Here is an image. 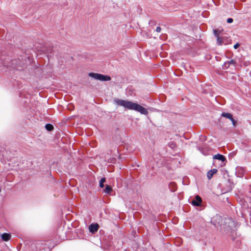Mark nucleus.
Returning <instances> with one entry per match:
<instances>
[{
	"label": "nucleus",
	"mask_w": 251,
	"mask_h": 251,
	"mask_svg": "<svg viewBox=\"0 0 251 251\" xmlns=\"http://www.w3.org/2000/svg\"><path fill=\"white\" fill-rule=\"evenodd\" d=\"M51 50H52V49H51L50 50H46V49H44V48H43V50H42V51H46L47 53H51Z\"/></svg>",
	"instance_id": "6ab92c4d"
},
{
	"label": "nucleus",
	"mask_w": 251,
	"mask_h": 251,
	"mask_svg": "<svg viewBox=\"0 0 251 251\" xmlns=\"http://www.w3.org/2000/svg\"><path fill=\"white\" fill-rule=\"evenodd\" d=\"M104 186V183H101L100 182V187L101 188H103Z\"/></svg>",
	"instance_id": "5701e85b"
},
{
	"label": "nucleus",
	"mask_w": 251,
	"mask_h": 251,
	"mask_svg": "<svg viewBox=\"0 0 251 251\" xmlns=\"http://www.w3.org/2000/svg\"><path fill=\"white\" fill-rule=\"evenodd\" d=\"M232 123V125L234 126H235L237 124L236 121L232 118L230 120Z\"/></svg>",
	"instance_id": "a211bd4d"
},
{
	"label": "nucleus",
	"mask_w": 251,
	"mask_h": 251,
	"mask_svg": "<svg viewBox=\"0 0 251 251\" xmlns=\"http://www.w3.org/2000/svg\"><path fill=\"white\" fill-rule=\"evenodd\" d=\"M149 169H151V171H153L152 173H151V175H153V174L156 173V169H155L154 165L151 164V162L149 164Z\"/></svg>",
	"instance_id": "ddd939ff"
},
{
	"label": "nucleus",
	"mask_w": 251,
	"mask_h": 251,
	"mask_svg": "<svg viewBox=\"0 0 251 251\" xmlns=\"http://www.w3.org/2000/svg\"><path fill=\"white\" fill-rule=\"evenodd\" d=\"M161 31V28L158 26V32H159Z\"/></svg>",
	"instance_id": "b1692460"
},
{
	"label": "nucleus",
	"mask_w": 251,
	"mask_h": 251,
	"mask_svg": "<svg viewBox=\"0 0 251 251\" xmlns=\"http://www.w3.org/2000/svg\"><path fill=\"white\" fill-rule=\"evenodd\" d=\"M239 46H240V44L236 43V44L234 45V48L235 49H237Z\"/></svg>",
	"instance_id": "4be33fe9"
},
{
	"label": "nucleus",
	"mask_w": 251,
	"mask_h": 251,
	"mask_svg": "<svg viewBox=\"0 0 251 251\" xmlns=\"http://www.w3.org/2000/svg\"><path fill=\"white\" fill-rule=\"evenodd\" d=\"M217 44L219 46H222V45H227L229 44L228 40L226 39L225 37H220L219 41L217 40Z\"/></svg>",
	"instance_id": "39448f33"
},
{
	"label": "nucleus",
	"mask_w": 251,
	"mask_h": 251,
	"mask_svg": "<svg viewBox=\"0 0 251 251\" xmlns=\"http://www.w3.org/2000/svg\"><path fill=\"white\" fill-rule=\"evenodd\" d=\"M114 101L117 104L123 106L126 109L135 110L144 115H147L148 113V111L145 108L131 101L116 99Z\"/></svg>",
	"instance_id": "f257e3e1"
},
{
	"label": "nucleus",
	"mask_w": 251,
	"mask_h": 251,
	"mask_svg": "<svg viewBox=\"0 0 251 251\" xmlns=\"http://www.w3.org/2000/svg\"><path fill=\"white\" fill-rule=\"evenodd\" d=\"M213 158L214 159H217V160H221L223 162L225 161L226 160L225 157L224 155L220 154H217L214 155L213 157Z\"/></svg>",
	"instance_id": "0eeeda50"
},
{
	"label": "nucleus",
	"mask_w": 251,
	"mask_h": 251,
	"mask_svg": "<svg viewBox=\"0 0 251 251\" xmlns=\"http://www.w3.org/2000/svg\"><path fill=\"white\" fill-rule=\"evenodd\" d=\"M169 188L171 191L175 192L176 190V184L174 182H171L169 184Z\"/></svg>",
	"instance_id": "f8f14e48"
},
{
	"label": "nucleus",
	"mask_w": 251,
	"mask_h": 251,
	"mask_svg": "<svg viewBox=\"0 0 251 251\" xmlns=\"http://www.w3.org/2000/svg\"><path fill=\"white\" fill-rule=\"evenodd\" d=\"M217 172V170L214 169L209 171L207 174V176L209 179H211L213 176V175L216 174Z\"/></svg>",
	"instance_id": "6e6552de"
},
{
	"label": "nucleus",
	"mask_w": 251,
	"mask_h": 251,
	"mask_svg": "<svg viewBox=\"0 0 251 251\" xmlns=\"http://www.w3.org/2000/svg\"><path fill=\"white\" fill-rule=\"evenodd\" d=\"M88 76L92 77L95 79L102 81H109L111 79L110 76L108 75L95 73H89L88 74Z\"/></svg>",
	"instance_id": "f03ea898"
},
{
	"label": "nucleus",
	"mask_w": 251,
	"mask_h": 251,
	"mask_svg": "<svg viewBox=\"0 0 251 251\" xmlns=\"http://www.w3.org/2000/svg\"><path fill=\"white\" fill-rule=\"evenodd\" d=\"M233 19H232V18H228V19H227V22L228 23H232V22H233Z\"/></svg>",
	"instance_id": "412c9836"
},
{
	"label": "nucleus",
	"mask_w": 251,
	"mask_h": 251,
	"mask_svg": "<svg viewBox=\"0 0 251 251\" xmlns=\"http://www.w3.org/2000/svg\"><path fill=\"white\" fill-rule=\"evenodd\" d=\"M236 65V62L235 60L232 59L229 61H226L224 65H223V68L224 69H228L230 65H233L234 67H235Z\"/></svg>",
	"instance_id": "7ed1b4c3"
},
{
	"label": "nucleus",
	"mask_w": 251,
	"mask_h": 251,
	"mask_svg": "<svg viewBox=\"0 0 251 251\" xmlns=\"http://www.w3.org/2000/svg\"><path fill=\"white\" fill-rule=\"evenodd\" d=\"M99 225L97 224H92L89 226V230L93 234L95 233L98 230Z\"/></svg>",
	"instance_id": "20e7f679"
},
{
	"label": "nucleus",
	"mask_w": 251,
	"mask_h": 251,
	"mask_svg": "<svg viewBox=\"0 0 251 251\" xmlns=\"http://www.w3.org/2000/svg\"><path fill=\"white\" fill-rule=\"evenodd\" d=\"M11 238V235L9 233H4L1 235V239L3 241H8Z\"/></svg>",
	"instance_id": "1a4fd4ad"
},
{
	"label": "nucleus",
	"mask_w": 251,
	"mask_h": 251,
	"mask_svg": "<svg viewBox=\"0 0 251 251\" xmlns=\"http://www.w3.org/2000/svg\"><path fill=\"white\" fill-rule=\"evenodd\" d=\"M45 128L48 131H51L53 129V126L50 124H47L45 126Z\"/></svg>",
	"instance_id": "4468645a"
},
{
	"label": "nucleus",
	"mask_w": 251,
	"mask_h": 251,
	"mask_svg": "<svg viewBox=\"0 0 251 251\" xmlns=\"http://www.w3.org/2000/svg\"><path fill=\"white\" fill-rule=\"evenodd\" d=\"M168 146L170 147V148L172 149H175L176 147V144L175 142L173 141H170L168 143Z\"/></svg>",
	"instance_id": "dca6fc26"
},
{
	"label": "nucleus",
	"mask_w": 251,
	"mask_h": 251,
	"mask_svg": "<svg viewBox=\"0 0 251 251\" xmlns=\"http://www.w3.org/2000/svg\"><path fill=\"white\" fill-rule=\"evenodd\" d=\"M106 181V178L105 177H102L100 179V182L102 183H104Z\"/></svg>",
	"instance_id": "aec40b11"
},
{
	"label": "nucleus",
	"mask_w": 251,
	"mask_h": 251,
	"mask_svg": "<svg viewBox=\"0 0 251 251\" xmlns=\"http://www.w3.org/2000/svg\"><path fill=\"white\" fill-rule=\"evenodd\" d=\"M213 32H214V35L217 38V40H218V41H219L220 37H221L219 35V33L220 31L219 30H217V29H214L213 30Z\"/></svg>",
	"instance_id": "2eb2a0df"
},
{
	"label": "nucleus",
	"mask_w": 251,
	"mask_h": 251,
	"mask_svg": "<svg viewBox=\"0 0 251 251\" xmlns=\"http://www.w3.org/2000/svg\"><path fill=\"white\" fill-rule=\"evenodd\" d=\"M221 116L226 119H228L230 120H231V119L233 118L232 115L229 113L223 112L221 114Z\"/></svg>",
	"instance_id": "9d476101"
},
{
	"label": "nucleus",
	"mask_w": 251,
	"mask_h": 251,
	"mask_svg": "<svg viewBox=\"0 0 251 251\" xmlns=\"http://www.w3.org/2000/svg\"><path fill=\"white\" fill-rule=\"evenodd\" d=\"M112 191V187L108 185H106L105 188L104 189V192L106 194H110V193Z\"/></svg>",
	"instance_id": "9b49d317"
},
{
	"label": "nucleus",
	"mask_w": 251,
	"mask_h": 251,
	"mask_svg": "<svg viewBox=\"0 0 251 251\" xmlns=\"http://www.w3.org/2000/svg\"><path fill=\"white\" fill-rule=\"evenodd\" d=\"M201 201L202 200L201 198L199 196L197 195L195 197V200H193L191 203L194 206H198L201 205Z\"/></svg>",
	"instance_id": "423d86ee"
},
{
	"label": "nucleus",
	"mask_w": 251,
	"mask_h": 251,
	"mask_svg": "<svg viewBox=\"0 0 251 251\" xmlns=\"http://www.w3.org/2000/svg\"><path fill=\"white\" fill-rule=\"evenodd\" d=\"M16 60H12V63H11V65L7 64V65H5L7 67L13 66L14 67H15L17 66L18 65V64L17 63H15V62H16Z\"/></svg>",
	"instance_id": "f3484780"
}]
</instances>
